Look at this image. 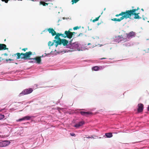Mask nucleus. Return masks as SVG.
Returning <instances> with one entry per match:
<instances>
[{
  "instance_id": "nucleus-20",
  "label": "nucleus",
  "mask_w": 149,
  "mask_h": 149,
  "mask_svg": "<svg viewBox=\"0 0 149 149\" xmlns=\"http://www.w3.org/2000/svg\"><path fill=\"white\" fill-rule=\"evenodd\" d=\"M79 0H72L71 1L72 4L73 5L74 3H76Z\"/></svg>"
},
{
  "instance_id": "nucleus-29",
  "label": "nucleus",
  "mask_w": 149,
  "mask_h": 149,
  "mask_svg": "<svg viewBox=\"0 0 149 149\" xmlns=\"http://www.w3.org/2000/svg\"><path fill=\"white\" fill-rule=\"evenodd\" d=\"M14 60V59H12L11 58H9L8 59H6V60L7 62H8V61H13Z\"/></svg>"
},
{
  "instance_id": "nucleus-9",
  "label": "nucleus",
  "mask_w": 149,
  "mask_h": 149,
  "mask_svg": "<svg viewBox=\"0 0 149 149\" xmlns=\"http://www.w3.org/2000/svg\"><path fill=\"white\" fill-rule=\"evenodd\" d=\"M138 108L137 109L138 112H141L143 111V104L140 103L138 104Z\"/></svg>"
},
{
  "instance_id": "nucleus-23",
  "label": "nucleus",
  "mask_w": 149,
  "mask_h": 149,
  "mask_svg": "<svg viewBox=\"0 0 149 149\" xmlns=\"http://www.w3.org/2000/svg\"><path fill=\"white\" fill-rule=\"evenodd\" d=\"M81 28V26H76L75 27H74L73 28V29L74 30H76L78 29H80Z\"/></svg>"
},
{
  "instance_id": "nucleus-14",
  "label": "nucleus",
  "mask_w": 149,
  "mask_h": 149,
  "mask_svg": "<svg viewBox=\"0 0 149 149\" xmlns=\"http://www.w3.org/2000/svg\"><path fill=\"white\" fill-rule=\"evenodd\" d=\"M8 48H6V45L4 44H0V50L8 49Z\"/></svg>"
},
{
  "instance_id": "nucleus-10",
  "label": "nucleus",
  "mask_w": 149,
  "mask_h": 149,
  "mask_svg": "<svg viewBox=\"0 0 149 149\" xmlns=\"http://www.w3.org/2000/svg\"><path fill=\"white\" fill-rule=\"evenodd\" d=\"M47 31L49 33H51L53 36H54L56 35V32L53 28H49L47 29Z\"/></svg>"
},
{
  "instance_id": "nucleus-5",
  "label": "nucleus",
  "mask_w": 149,
  "mask_h": 149,
  "mask_svg": "<svg viewBox=\"0 0 149 149\" xmlns=\"http://www.w3.org/2000/svg\"><path fill=\"white\" fill-rule=\"evenodd\" d=\"M29 56V57L25 59L26 60H35V62L37 63L38 64H40V63L41 59V56L37 57L36 58H30V56Z\"/></svg>"
},
{
  "instance_id": "nucleus-1",
  "label": "nucleus",
  "mask_w": 149,
  "mask_h": 149,
  "mask_svg": "<svg viewBox=\"0 0 149 149\" xmlns=\"http://www.w3.org/2000/svg\"><path fill=\"white\" fill-rule=\"evenodd\" d=\"M132 10H127L125 12H122L120 14H116L115 15L116 17H118L120 16H122V17L120 18H114L111 19V20L114 21L120 22L124 18L127 19L129 18L132 19H141V17L139 15V13H136V11L139 10L140 8H139L138 7L136 9H134V7L132 6Z\"/></svg>"
},
{
  "instance_id": "nucleus-33",
  "label": "nucleus",
  "mask_w": 149,
  "mask_h": 149,
  "mask_svg": "<svg viewBox=\"0 0 149 149\" xmlns=\"http://www.w3.org/2000/svg\"><path fill=\"white\" fill-rule=\"evenodd\" d=\"M72 36V37L73 36L76 34V33L75 32H71Z\"/></svg>"
},
{
  "instance_id": "nucleus-13",
  "label": "nucleus",
  "mask_w": 149,
  "mask_h": 149,
  "mask_svg": "<svg viewBox=\"0 0 149 149\" xmlns=\"http://www.w3.org/2000/svg\"><path fill=\"white\" fill-rule=\"evenodd\" d=\"M85 123V122L84 121H82L79 122L78 123L76 124L74 126V127L77 128H78L79 127L82 126Z\"/></svg>"
},
{
  "instance_id": "nucleus-8",
  "label": "nucleus",
  "mask_w": 149,
  "mask_h": 149,
  "mask_svg": "<svg viewBox=\"0 0 149 149\" xmlns=\"http://www.w3.org/2000/svg\"><path fill=\"white\" fill-rule=\"evenodd\" d=\"M10 142L7 141H4L0 142V147H5L10 144Z\"/></svg>"
},
{
  "instance_id": "nucleus-22",
  "label": "nucleus",
  "mask_w": 149,
  "mask_h": 149,
  "mask_svg": "<svg viewBox=\"0 0 149 149\" xmlns=\"http://www.w3.org/2000/svg\"><path fill=\"white\" fill-rule=\"evenodd\" d=\"M56 35L58 36V37H59L60 36H61L62 37H64V34H61V33H58L57 34L56 33Z\"/></svg>"
},
{
  "instance_id": "nucleus-36",
  "label": "nucleus",
  "mask_w": 149,
  "mask_h": 149,
  "mask_svg": "<svg viewBox=\"0 0 149 149\" xmlns=\"http://www.w3.org/2000/svg\"><path fill=\"white\" fill-rule=\"evenodd\" d=\"M4 54L5 56H7V54L6 53H5Z\"/></svg>"
},
{
  "instance_id": "nucleus-7",
  "label": "nucleus",
  "mask_w": 149,
  "mask_h": 149,
  "mask_svg": "<svg viewBox=\"0 0 149 149\" xmlns=\"http://www.w3.org/2000/svg\"><path fill=\"white\" fill-rule=\"evenodd\" d=\"M71 33V32L70 31H65V33L64 34V37L63 38H69L71 39L72 38V34Z\"/></svg>"
},
{
  "instance_id": "nucleus-15",
  "label": "nucleus",
  "mask_w": 149,
  "mask_h": 149,
  "mask_svg": "<svg viewBox=\"0 0 149 149\" xmlns=\"http://www.w3.org/2000/svg\"><path fill=\"white\" fill-rule=\"evenodd\" d=\"M107 138H110L113 136L112 134L111 133H107L105 134Z\"/></svg>"
},
{
  "instance_id": "nucleus-16",
  "label": "nucleus",
  "mask_w": 149,
  "mask_h": 149,
  "mask_svg": "<svg viewBox=\"0 0 149 149\" xmlns=\"http://www.w3.org/2000/svg\"><path fill=\"white\" fill-rule=\"evenodd\" d=\"M40 4L42 5L43 6H47L48 4V3H45L43 1H40Z\"/></svg>"
},
{
  "instance_id": "nucleus-17",
  "label": "nucleus",
  "mask_w": 149,
  "mask_h": 149,
  "mask_svg": "<svg viewBox=\"0 0 149 149\" xmlns=\"http://www.w3.org/2000/svg\"><path fill=\"white\" fill-rule=\"evenodd\" d=\"M100 68L98 66L93 67L92 68V70L94 71H97L99 70Z\"/></svg>"
},
{
  "instance_id": "nucleus-39",
  "label": "nucleus",
  "mask_w": 149,
  "mask_h": 149,
  "mask_svg": "<svg viewBox=\"0 0 149 149\" xmlns=\"http://www.w3.org/2000/svg\"><path fill=\"white\" fill-rule=\"evenodd\" d=\"M141 10L142 11H144V10H143V8H142V9H141Z\"/></svg>"
},
{
  "instance_id": "nucleus-27",
  "label": "nucleus",
  "mask_w": 149,
  "mask_h": 149,
  "mask_svg": "<svg viewBox=\"0 0 149 149\" xmlns=\"http://www.w3.org/2000/svg\"><path fill=\"white\" fill-rule=\"evenodd\" d=\"M24 120V117H23L22 118L19 119L18 120H17V122H19V121H21L22 120Z\"/></svg>"
},
{
  "instance_id": "nucleus-11",
  "label": "nucleus",
  "mask_w": 149,
  "mask_h": 149,
  "mask_svg": "<svg viewBox=\"0 0 149 149\" xmlns=\"http://www.w3.org/2000/svg\"><path fill=\"white\" fill-rule=\"evenodd\" d=\"M61 42L64 46H67V47H68V41L65 39H61Z\"/></svg>"
},
{
  "instance_id": "nucleus-21",
  "label": "nucleus",
  "mask_w": 149,
  "mask_h": 149,
  "mask_svg": "<svg viewBox=\"0 0 149 149\" xmlns=\"http://www.w3.org/2000/svg\"><path fill=\"white\" fill-rule=\"evenodd\" d=\"M100 15L99 17H96L95 19H94L92 21V22H95L96 21H98L100 17Z\"/></svg>"
},
{
  "instance_id": "nucleus-32",
  "label": "nucleus",
  "mask_w": 149,
  "mask_h": 149,
  "mask_svg": "<svg viewBox=\"0 0 149 149\" xmlns=\"http://www.w3.org/2000/svg\"><path fill=\"white\" fill-rule=\"evenodd\" d=\"M70 134L72 136H75V135L74 133H70Z\"/></svg>"
},
{
  "instance_id": "nucleus-37",
  "label": "nucleus",
  "mask_w": 149,
  "mask_h": 149,
  "mask_svg": "<svg viewBox=\"0 0 149 149\" xmlns=\"http://www.w3.org/2000/svg\"><path fill=\"white\" fill-rule=\"evenodd\" d=\"M72 29H70L68 31H72Z\"/></svg>"
},
{
  "instance_id": "nucleus-30",
  "label": "nucleus",
  "mask_w": 149,
  "mask_h": 149,
  "mask_svg": "<svg viewBox=\"0 0 149 149\" xmlns=\"http://www.w3.org/2000/svg\"><path fill=\"white\" fill-rule=\"evenodd\" d=\"M27 49H28V48H24L22 49V51H24V52H25V51H26V50H27Z\"/></svg>"
},
{
  "instance_id": "nucleus-31",
  "label": "nucleus",
  "mask_w": 149,
  "mask_h": 149,
  "mask_svg": "<svg viewBox=\"0 0 149 149\" xmlns=\"http://www.w3.org/2000/svg\"><path fill=\"white\" fill-rule=\"evenodd\" d=\"M2 1H4L6 3H7L10 0H1Z\"/></svg>"
},
{
  "instance_id": "nucleus-18",
  "label": "nucleus",
  "mask_w": 149,
  "mask_h": 149,
  "mask_svg": "<svg viewBox=\"0 0 149 149\" xmlns=\"http://www.w3.org/2000/svg\"><path fill=\"white\" fill-rule=\"evenodd\" d=\"M56 43H57V44L56 45V47H57L58 45H61L62 44L61 42V40H58L56 41Z\"/></svg>"
},
{
  "instance_id": "nucleus-19",
  "label": "nucleus",
  "mask_w": 149,
  "mask_h": 149,
  "mask_svg": "<svg viewBox=\"0 0 149 149\" xmlns=\"http://www.w3.org/2000/svg\"><path fill=\"white\" fill-rule=\"evenodd\" d=\"M31 117L29 116H26L24 117V120H29L30 119Z\"/></svg>"
},
{
  "instance_id": "nucleus-3",
  "label": "nucleus",
  "mask_w": 149,
  "mask_h": 149,
  "mask_svg": "<svg viewBox=\"0 0 149 149\" xmlns=\"http://www.w3.org/2000/svg\"><path fill=\"white\" fill-rule=\"evenodd\" d=\"M72 41V40H71L70 41V43L67 47L70 49L72 51H74L78 49V45L75 43L72 44L71 43Z\"/></svg>"
},
{
  "instance_id": "nucleus-6",
  "label": "nucleus",
  "mask_w": 149,
  "mask_h": 149,
  "mask_svg": "<svg viewBox=\"0 0 149 149\" xmlns=\"http://www.w3.org/2000/svg\"><path fill=\"white\" fill-rule=\"evenodd\" d=\"M127 36L125 38V41H128L130 38H132L135 36V33L132 31L128 33Z\"/></svg>"
},
{
  "instance_id": "nucleus-12",
  "label": "nucleus",
  "mask_w": 149,
  "mask_h": 149,
  "mask_svg": "<svg viewBox=\"0 0 149 149\" xmlns=\"http://www.w3.org/2000/svg\"><path fill=\"white\" fill-rule=\"evenodd\" d=\"M80 113L81 115L86 116H88V115H91L92 114V113L90 111L87 112L81 111Z\"/></svg>"
},
{
  "instance_id": "nucleus-2",
  "label": "nucleus",
  "mask_w": 149,
  "mask_h": 149,
  "mask_svg": "<svg viewBox=\"0 0 149 149\" xmlns=\"http://www.w3.org/2000/svg\"><path fill=\"white\" fill-rule=\"evenodd\" d=\"M32 53L31 51L26 52L25 53H17L16 54H12V56L13 57H15L16 55L17 56L16 59H19V58L24 59L25 60V59H27L30 55H32Z\"/></svg>"
},
{
  "instance_id": "nucleus-26",
  "label": "nucleus",
  "mask_w": 149,
  "mask_h": 149,
  "mask_svg": "<svg viewBox=\"0 0 149 149\" xmlns=\"http://www.w3.org/2000/svg\"><path fill=\"white\" fill-rule=\"evenodd\" d=\"M56 35V36L55 37V38H54L55 39H58V40H61V38L59 37H58V36H57Z\"/></svg>"
},
{
  "instance_id": "nucleus-24",
  "label": "nucleus",
  "mask_w": 149,
  "mask_h": 149,
  "mask_svg": "<svg viewBox=\"0 0 149 149\" xmlns=\"http://www.w3.org/2000/svg\"><path fill=\"white\" fill-rule=\"evenodd\" d=\"M54 44V43L52 42L51 41H49L48 43V45L49 46H52Z\"/></svg>"
},
{
  "instance_id": "nucleus-4",
  "label": "nucleus",
  "mask_w": 149,
  "mask_h": 149,
  "mask_svg": "<svg viewBox=\"0 0 149 149\" xmlns=\"http://www.w3.org/2000/svg\"><path fill=\"white\" fill-rule=\"evenodd\" d=\"M33 91V90L31 88H29L24 90L22 91L20 93L19 96L21 97L24 95H27L32 93Z\"/></svg>"
},
{
  "instance_id": "nucleus-35",
  "label": "nucleus",
  "mask_w": 149,
  "mask_h": 149,
  "mask_svg": "<svg viewBox=\"0 0 149 149\" xmlns=\"http://www.w3.org/2000/svg\"><path fill=\"white\" fill-rule=\"evenodd\" d=\"M106 58H100V59L102 60V59H105Z\"/></svg>"
},
{
  "instance_id": "nucleus-25",
  "label": "nucleus",
  "mask_w": 149,
  "mask_h": 149,
  "mask_svg": "<svg viewBox=\"0 0 149 149\" xmlns=\"http://www.w3.org/2000/svg\"><path fill=\"white\" fill-rule=\"evenodd\" d=\"M4 117V115L0 114V120L3 119Z\"/></svg>"
},
{
  "instance_id": "nucleus-34",
  "label": "nucleus",
  "mask_w": 149,
  "mask_h": 149,
  "mask_svg": "<svg viewBox=\"0 0 149 149\" xmlns=\"http://www.w3.org/2000/svg\"><path fill=\"white\" fill-rule=\"evenodd\" d=\"M83 35L82 33H79V35L78 36H81V35Z\"/></svg>"
},
{
  "instance_id": "nucleus-38",
  "label": "nucleus",
  "mask_w": 149,
  "mask_h": 149,
  "mask_svg": "<svg viewBox=\"0 0 149 149\" xmlns=\"http://www.w3.org/2000/svg\"><path fill=\"white\" fill-rule=\"evenodd\" d=\"M148 111H149V106H148Z\"/></svg>"
},
{
  "instance_id": "nucleus-40",
  "label": "nucleus",
  "mask_w": 149,
  "mask_h": 149,
  "mask_svg": "<svg viewBox=\"0 0 149 149\" xmlns=\"http://www.w3.org/2000/svg\"><path fill=\"white\" fill-rule=\"evenodd\" d=\"M87 138H91V137H87Z\"/></svg>"
},
{
  "instance_id": "nucleus-28",
  "label": "nucleus",
  "mask_w": 149,
  "mask_h": 149,
  "mask_svg": "<svg viewBox=\"0 0 149 149\" xmlns=\"http://www.w3.org/2000/svg\"><path fill=\"white\" fill-rule=\"evenodd\" d=\"M126 37V36L125 37H124V38H122L120 40L122 41H123V42H125L126 41H125V38Z\"/></svg>"
}]
</instances>
